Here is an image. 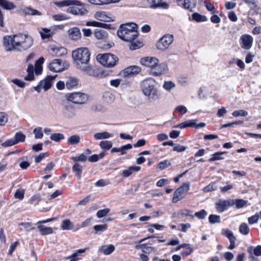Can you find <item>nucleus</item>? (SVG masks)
Returning <instances> with one entry per match:
<instances>
[{"label":"nucleus","instance_id":"1","mask_svg":"<svg viewBox=\"0 0 261 261\" xmlns=\"http://www.w3.org/2000/svg\"><path fill=\"white\" fill-rule=\"evenodd\" d=\"M90 55L89 50H73L72 52V57L77 69L89 76H97V72L89 64Z\"/></svg>","mask_w":261,"mask_h":261},{"label":"nucleus","instance_id":"2","mask_svg":"<svg viewBox=\"0 0 261 261\" xmlns=\"http://www.w3.org/2000/svg\"><path fill=\"white\" fill-rule=\"evenodd\" d=\"M3 43L7 49H28L33 44V39L28 35L19 33L4 36Z\"/></svg>","mask_w":261,"mask_h":261},{"label":"nucleus","instance_id":"3","mask_svg":"<svg viewBox=\"0 0 261 261\" xmlns=\"http://www.w3.org/2000/svg\"><path fill=\"white\" fill-rule=\"evenodd\" d=\"M137 29V24L133 22L122 24L117 31V35L124 41H132L139 35Z\"/></svg>","mask_w":261,"mask_h":261},{"label":"nucleus","instance_id":"4","mask_svg":"<svg viewBox=\"0 0 261 261\" xmlns=\"http://www.w3.org/2000/svg\"><path fill=\"white\" fill-rule=\"evenodd\" d=\"M154 81L150 78L144 80L141 84L142 90L146 96L151 100L158 98L157 91L154 88Z\"/></svg>","mask_w":261,"mask_h":261},{"label":"nucleus","instance_id":"5","mask_svg":"<svg viewBox=\"0 0 261 261\" xmlns=\"http://www.w3.org/2000/svg\"><path fill=\"white\" fill-rule=\"evenodd\" d=\"M66 99L76 104H85L89 100V96L85 93L76 92L66 95Z\"/></svg>","mask_w":261,"mask_h":261},{"label":"nucleus","instance_id":"6","mask_svg":"<svg viewBox=\"0 0 261 261\" xmlns=\"http://www.w3.org/2000/svg\"><path fill=\"white\" fill-rule=\"evenodd\" d=\"M96 59L99 63L107 67L114 66L118 60L117 57L111 54H99L97 56Z\"/></svg>","mask_w":261,"mask_h":261},{"label":"nucleus","instance_id":"7","mask_svg":"<svg viewBox=\"0 0 261 261\" xmlns=\"http://www.w3.org/2000/svg\"><path fill=\"white\" fill-rule=\"evenodd\" d=\"M189 189L190 184L189 182L183 183L182 185L174 192L172 202L175 203L181 200L186 195Z\"/></svg>","mask_w":261,"mask_h":261},{"label":"nucleus","instance_id":"8","mask_svg":"<svg viewBox=\"0 0 261 261\" xmlns=\"http://www.w3.org/2000/svg\"><path fill=\"white\" fill-rule=\"evenodd\" d=\"M174 40L173 35L169 34L164 35L156 42L157 49H168L170 47Z\"/></svg>","mask_w":261,"mask_h":261},{"label":"nucleus","instance_id":"9","mask_svg":"<svg viewBox=\"0 0 261 261\" xmlns=\"http://www.w3.org/2000/svg\"><path fill=\"white\" fill-rule=\"evenodd\" d=\"M57 76V74L54 76L47 75L43 80L41 81L37 86L34 87L35 90L38 92H40L42 88L44 89L45 91H47L51 88L53 82Z\"/></svg>","mask_w":261,"mask_h":261},{"label":"nucleus","instance_id":"10","mask_svg":"<svg viewBox=\"0 0 261 261\" xmlns=\"http://www.w3.org/2000/svg\"><path fill=\"white\" fill-rule=\"evenodd\" d=\"M168 66L165 63H157L150 69V73L154 76H159L167 72Z\"/></svg>","mask_w":261,"mask_h":261},{"label":"nucleus","instance_id":"11","mask_svg":"<svg viewBox=\"0 0 261 261\" xmlns=\"http://www.w3.org/2000/svg\"><path fill=\"white\" fill-rule=\"evenodd\" d=\"M141 71L140 67L136 65H133L127 67L122 70L120 75L123 77H129L134 75L138 74Z\"/></svg>","mask_w":261,"mask_h":261},{"label":"nucleus","instance_id":"12","mask_svg":"<svg viewBox=\"0 0 261 261\" xmlns=\"http://www.w3.org/2000/svg\"><path fill=\"white\" fill-rule=\"evenodd\" d=\"M159 62V60L153 57H145L142 58L140 60V63L146 67L151 68L153 66L155 65Z\"/></svg>","mask_w":261,"mask_h":261},{"label":"nucleus","instance_id":"13","mask_svg":"<svg viewBox=\"0 0 261 261\" xmlns=\"http://www.w3.org/2000/svg\"><path fill=\"white\" fill-rule=\"evenodd\" d=\"M62 60L60 59L54 60L48 65V68L50 70L60 72L64 70V68L62 67Z\"/></svg>","mask_w":261,"mask_h":261},{"label":"nucleus","instance_id":"14","mask_svg":"<svg viewBox=\"0 0 261 261\" xmlns=\"http://www.w3.org/2000/svg\"><path fill=\"white\" fill-rule=\"evenodd\" d=\"M68 37L72 40H77L81 38L82 35L80 29L77 27H73L67 31Z\"/></svg>","mask_w":261,"mask_h":261},{"label":"nucleus","instance_id":"15","mask_svg":"<svg viewBox=\"0 0 261 261\" xmlns=\"http://www.w3.org/2000/svg\"><path fill=\"white\" fill-rule=\"evenodd\" d=\"M81 3L79 5H71L68 9L67 11L75 15H84L86 10L81 6Z\"/></svg>","mask_w":261,"mask_h":261},{"label":"nucleus","instance_id":"16","mask_svg":"<svg viewBox=\"0 0 261 261\" xmlns=\"http://www.w3.org/2000/svg\"><path fill=\"white\" fill-rule=\"evenodd\" d=\"M150 7L152 8H162L167 9L169 5L165 2H162V0H148Z\"/></svg>","mask_w":261,"mask_h":261},{"label":"nucleus","instance_id":"17","mask_svg":"<svg viewBox=\"0 0 261 261\" xmlns=\"http://www.w3.org/2000/svg\"><path fill=\"white\" fill-rule=\"evenodd\" d=\"M231 204V202L230 200H220L216 203V208L218 211L222 212L225 211Z\"/></svg>","mask_w":261,"mask_h":261},{"label":"nucleus","instance_id":"18","mask_svg":"<svg viewBox=\"0 0 261 261\" xmlns=\"http://www.w3.org/2000/svg\"><path fill=\"white\" fill-rule=\"evenodd\" d=\"M93 34L95 38L98 40H105L107 39L108 37L107 32L100 28L95 29Z\"/></svg>","mask_w":261,"mask_h":261},{"label":"nucleus","instance_id":"19","mask_svg":"<svg viewBox=\"0 0 261 261\" xmlns=\"http://www.w3.org/2000/svg\"><path fill=\"white\" fill-rule=\"evenodd\" d=\"M54 3L59 7H63L71 5H79L80 2L74 0H65L62 2H54Z\"/></svg>","mask_w":261,"mask_h":261},{"label":"nucleus","instance_id":"20","mask_svg":"<svg viewBox=\"0 0 261 261\" xmlns=\"http://www.w3.org/2000/svg\"><path fill=\"white\" fill-rule=\"evenodd\" d=\"M247 252L250 254V257L252 258L253 254L259 256L261 255V245H257L255 247L249 246L247 248Z\"/></svg>","mask_w":261,"mask_h":261},{"label":"nucleus","instance_id":"21","mask_svg":"<svg viewBox=\"0 0 261 261\" xmlns=\"http://www.w3.org/2000/svg\"><path fill=\"white\" fill-rule=\"evenodd\" d=\"M79 81L75 77H69L66 82V86L67 89H70L75 88L79 84Z\"/></svg>","mask_w":261,"mask_h":261},{"label":"nucleus","instance_id":"22","mask_svg":"<svg viewBox=\"0 0 261 261\" xmlns=\"http://www.w3.org/2000/svg\"><path fill=\"white\" fill-rule=\"evenodd\" d=\"M115 250V246L110 244L108 246L102 245L98 250V252L103 253L105 255H109Z\"/></svg>","mask_w":261,"mask_h":261},{"label":"nucleus","instance_id":"23","mask_svg":"<svg viewBox=\"0 0 261 261\" xmlns=\"http://www.w3.org/2000/svg\"><path fill=\"white\" fill-rule=\"evenodd\" d=\"M95 17L98 20H99L100 21H108L110 22L112 20V18L107 15L106 12H97L95 15Z\"/></svg>","mask_w":261,"mask_h":261},{"label":"nucleus","instance_id":"24","mask_svg":"<svg viewBox=\"0 0 261 261\" xmlns=\"http://www.w3.org/2000/svg\"><path fill=\"white\" fill-rule=\"evenodd\" d=\"M85 251V249H79L70 256L67 257L66 259H70V261H78L82 258V256L80 254L84 253Z\"/></svg>","mask_w":261,"mask_h":261},{"label":"nucleus","instance_id":"25","mask_svg":"<svg viewBox=\"0 0 261 261\" xmlns=\"http://www.w3.org/2000/svg\"><path fill=\"white\" fill-rule=\"evenodd\" d=\"M0 6L8 10H11L16 8L14 4L7 0H0Z\"/></svg>","mask_w":261,"mask_h":261},{"label":"nucleus","instance_id":"26","mask_svg":"<svg viewBox=\"0 0 261 261\" xmlns=\"http://www.w3.org/2000/svg\"><path fill=\"white\" fill-rule=\"evenodd\" d=\"M141 169L140 166H130L127 170L122 171L121 175L125 177L129 176L134 171H139Z\"/></svg>","mask_w":261,"mask_h":261},{"label":"nucleus","instance_id":"27","mask_svg":"<svg viewBox=\"0 0 261 261\" xmlns=\"http://www.w3.org/2000/svg\"><path fill=\"white\" fill-rule=\"evenodd\" d=\"M86 25L87 26H93L97 27L102 28L110 29L111 24L102 23L96 21H90L86 22Z\"/></svg>","mask_w":261,"mask_h":261},{"label":"nucleus","instance_id":"28","mask_svg":"<svg viewBox=\"0 0 261 261\" xmlns=\"http://www.w3.org/2000/svg\"><path fill=\"white\" fill-rule=\"evenodd\" d=\"M134 40L132 41H129L130 42V49H139L144 46V43L142 40Z\"/></svg>","mask_w":261,"mask_h":261},{"label":"nucleus","instance_id":"29","mask_svg":"<svg viewBox=\"0 0 261 261\" xmlns=\"http://www.w3.org/2000/svg\"><path fill=\"white\" fill-rule=\"evenodd\" d=\"M28 75L24 77L26 81H32L34 80V67L33 65L29 64L27 68Z\"/></svg>","mask_w":261,"mask_h":261},{"label":"nucleus","instance_id":"30","mask_svg":"<svg viewBox=\"0 0 261 261\" xmlns=\"http://www.w3.org/2000/svg\"><path fill=\"white\" fill-rule=\"evenodd\" d=\"M90 110L94 112L105 113L107 112V108L99 103H96L91 106Z\"/></svg>","mask_w":261,"mask_h":261},{"label":"nucleus","instance_id":"31","mask_svg":"<svg viewBox=\"0 0 261 261\" xmlns=\"http://www.w3.org/2000/svg\"><path fill=\"white\" fill-rule=\"evenodd\" d=\"M115 98L114 95L108 91L104 92L102 96L103 100L107 103H112L114 101Z\"/></svg>","mask_w":261,"mask_h":261},{"label":"nucleus","instance_id":"32","mask_svg":"<svg viewBox=\"0 0 261 261\" xmlns=\"http://www.w3.org/2000/svg\"><path fill=\"white\" fill-rule=\"evenodd\" d=\"M37 228L40 231L41 234L43 236L51 234L53 232V228L50 227H45L43 225H38Z\"/></svg>","mask_w":261,"mask_h":261},{"label":"nucleus","instance_id":"33","mask_svg":"<svg viewBox=\"0 0 261 261\" xmlns=\"http://www.w3.org/2000/svg\"><path fill=\"white\" fill-rule=\"evenodd\" d=\"M242 42L246 47L250 48L252 43V38L249 35H243L241 37Z\"/></svg>","mask_w":261,"mask_h":261},{"label":"nucleus","instance_id":"34","mask_svg":"<svg viewBox=\"0 0 261 261\" xmlns=\"http://www.w3.org/2000/svg\"><path fill=\"white\" fill-rule=\"evenodd\" d=\"M113 135L108 132L97 133L94 135V138L96 140L108 139L112 137Z\"/></svg>","mask_w":261,"mask_h":261},{"label":"nucleus","instance_id":"35","mask_svg":"<svg viewBox=\"0 0 261 261\" xmlns=\"http://www.w3.org/2000/svg\"><path fill=\"white\" fill-rule=\"evenodd\" d=\"M72 169V171L75 173V175L77 178L80 179L82 173L83 166L77 163H75L73 165Z\"/></svg>","mask_w":261,"mask_h":261},{"label":"nucleus","instance_id":"36","mask_svg":"<svg viewBox=\"0 0 261 261\" xmlns=\"http://www.w3.org/2000/svg\"><path fill=\"white\" fill-rule=\"evenodd\" d=\"M226 151H219L214 153L212 155L213 156L209 159L208 161L210 162H212L216 160H220L224 159V158L222 156V155L225 153H226Z\"/></svg>","mask_w":261,"mask_h":261},{"label":"nucleus","instance_id":"37","mask_svg":"<svg viewBox=\"0 0 261 261\" xmlns=\"http://www.w3.org/2000/svg\"><path fill=\"white\" fill-rule=\"evenodd\" d=\"M73 224L69 219H65L62 221L61 227L63 230H70L73 227Z\"/></svg>","mask_w":261,"mask_h":261},{"label":"nucleus","instance_id":"38","mask_svg":"<svg viewBox=\"0 0 261 261\" xmlns=\"http://www.w3.org/2000/svg\"><path fill=\"white\" fill-rule=\"evenodd\" d=\"M25 136L21 132H17L13 139L16 144L19 142H24L25 140Z\"/></svg>","mask_w":261,"mask_h":261},{"label":"nucleus","instance_id":"39","mask_svg":"<svg viewBox=\"0 0 261 261\" xmlns=\"http://www.w3.org/2000/svg\"><path fill=\"white\" fill-rule=\"evenodd\" d=\"M28 159L27 156H24L22 158L19 159L18 162H19V166L22 169H25L30 166V164L25 160Z\"/></svg>","mask_w":261,"mask_h":261},{"label":"nucleus","instance_id":"40","mask_svg":"<svg viewBox=\"0 0 261 261\" xmlns=\"http://www.w3.org/2000/svg\"><path fill=\"white\" fill-rule=\"evenodd\" d=\"M80 141V136L75 135L70 137L67 140L69 145H75L78 144Z\"/></svg>","mask_w":261,"mask_h":261},{"label":"nucleus","instance_id":"41","mask_svg":"<svg viewBox=\"0 0 261 261\" xmlns=\"http://www.w3.org/2000/svg\"><path fill=\"white\" fill-rule=\"evenodd\" d=\"M113 145L112 142L110 141H102L99 143L100 147L104 150L110 149Z\"/></svg>","mask_w":261,"mask_h":261},{"label":"nucleus","instance_id":"42","mask_svg":"<svg viewBox=\"0 0 261 261\" xmlns=\"http://www.w3.org/2000/svg\"><path fill=\"white\" fill-rule=\"evenodd\" d=\"M239 231L241 234L247 235L249 233V228L245 223L241 224L239 227Z\"/></svg>","mask_w":261,"mask_h":261},{"label":"nucleus","instance_id":"43","mask_svg":"<svg viewBox=\"0 0 261 261\" xmlns=\"http://www.w3.org/2000/svg\"><path fill=\"white\" fill-rule=\"evenodd\" d=\"M93 228L95 230L96 233L100 234L101 232L106 230V229H107V225H96L94 226Z\"/></svg>","mask_w":261,"mask_h":261},{"label":"nucleus","instance_id":"44","mask_svg":"<svg viewBox=\"0 0 261 261\" xmlns=\"http://www.w3.org/2000/svg\"><path fill=\"white\" fill-rule=\"evenodd\" d=\"M208 221L211 224L220 223V217L218 215L211 214L208 217Z\"/></svg>","mask_w":261,"mask_h":261},{"label":"nucleus","instance_id":"45","mask_svg":"<svg viewBox=\"0 0 261 261\" xmlns=\"http://www.w3.org/2000/svg\"><path fill=\"white\" fill-rule=\"evenodd\" d=\"M64 136L61 133H55L51 135L50 138L55 142H59L64 139Z\"/></svg>","mask_w":261,"mask_h":261},{"label":"nucleus","instance_id":"46","mask_svg":"<svg viewBox=\"0 0 261 261\" xmlns=\"http://www.w3.org/2000/svg\"><path fill=\"white\" fill-rule=\"evenodd\" d=\"M23 12H24V13L25 14H28V15H41V12H40L39 11H38L36 10L31 8L30 7H27V8H24L23 10Z\"/></svg>","mask_w":261,"mask_h":261},{"label":"nucleus","instance_id":"47","mask_svg":"<svg viewBox=\"0 0 261 261\" xmlns=\"http://www.w3.org/2000/svg\"><path fill=\"white\" fill-rule=\"evenodd\" d=\"M207 215V212L204 210H201L199 212H195L194 216H195L199 219H204Z\"/></svg>","mask_w":261,"mask_h":261},{"label":"nucleus","instance_id":"48","mask_svg":"<svg viewBox=\"0 0 261 261\" xmlns=\"http://www.w3.org/2000/svg\"><path fill=\"white\" fill-rule=\"evenodd\" d=\"M33 133L36 139H41L43 136L42 128L41 127L35 128L33 130Z\"/></svg>","mask_w":261,"mask_h":261},{"label":"nucleus","instance_id":"49","mask_svg":"<svg viewBox=\"0 0 261 261\" xmlns=\"http://www.w3.org/2000/svg\"><path fill=\"white\" fill-rule=\"evenodd\" d=\"M40 34L43 39L48 38L51 36L50 30L47 29H43L42 31L40 32Z\"/></svg>","mask_w":261,"mask_h":261},{"label":"nucleus","instance_id":"50","mask_svg":"<svg viewBox=\"0 0 261 261\" xmlns=\"http://www.w3.org/2000/svg\"><path fill=\"white\" fill-rule=\"evenodd\" d=\"M110 212V210L108 208L100 210L97 212L96 216L98 218H101L106 216Z\"/></svg>","mask_w":261,"mask_h":261},{"label":"nucleus","instance_id":"51","mask_svg":"<svg viewBox=\"0 0 261 261\" xmlns=\"http://www.w3.org/2000/svg\"><path fill=\"white\" fill-rule=\"evenodd\" d=\"M175 87V84L172 81H165L163 84V88L169 91Z\"/></svg>","mask_w":261,"mask_h":261},{"label":"nucleus","instance_id":"52","mask_svg":"<svg viewBox=\"0 0 261 261\" xmlns=\"http://www.w3.org/2000/svg\"><path fill=\"white\" fill-rule=\"evenodd\" d=\"M247 201L241 199H236L234 202L237 208H241L244 207L247 205Z\"/></svg>","mask_w":261,"mask_h":261},{"label":"nucleus","instance_id":"53","mask_svg":"<svg viewBox=\"0 0 261 261\" xmlns=\"http://www.w3.org/2000/svg\"><path fill=\"white\" fill-rule=\"evenodd\" d=\"M192 18L197 22L204 21L206 20V17L197 13H194L192 14Z\"/></svg>","mask_w":261,"mask_h":261},{"label":"nucleus","instance_id":"54","mask_svg":"<svg viewBox=\"0 0 261 261\" xmlns=\"http://www.w3.org/2000/svg\"><path fill=\"white\" fill-rule=\"evenodd\" d=\"M248 112L243 110H236L232 112V115L234 117L243 116L245 117L248 115Z\"/></svg>","mask_w":261,"mask_h":261},{"label":"nucleus","instance_id":"55","mask_svg":"<svg viewBox=\"0 0 261 261\" xmlns=\"http://www.w3.org/2000/svg\"><path fill=\"white\" fill-rule=\"evenodd\" d=\"M173 151H176L177 152H181L185 151L187 149V146L181 145L179 144H174L173 146Z\"/></svg>","mask_w":261,"mask_h":261},{"label":"nucleus","instance_id":"56","mask_svg":"<svg viewBox=\"0 0 261 261\" xmlns=\"http://www.w3.org/2000/svg\"><path fill=\"white\" fill-rule=\"evenodd\" d=\"M8 115L4 112H0V125H4L8 121Z\"/></svg>","mask_w":261,"mask_h":261},{"label":"nucleus","instance_id":"57","mask_svg":"<svg viewBox=\"0 0 261 261\" xmlns=\"http://www.w3.org/2000/svg\"><path fill=\"white\" fill-rule=\"evenodd\" d=\"M171 165V163L170 161L167 160H164L163 161L161 162L159 165V168L161 170H163L166 168L170 166Z\"/></svg>","mask_w":261,"mask_h":261},{"label":"nucleus","instance_id":"58","mask_svg":"<svg viewBox=\"0 0 261 261\" xmlns=\"http://www.w3.org/2000/svg\"><path fill=\"white\" fill-rule=\"evenodd\" d=\"M193 211L187 208L181 210L179 212V213L181 216L186 217L190 216L192 218L194 217V215H193Z\"/></svg>","mask_w":261,"mask_h":261},{"label":"nucleus","instance_id":"59","mask_svg":"<svg viewBox=\"0 0 261 261\" xmlns=\"http://www.w3.org/2000/svg\"><path fill=\"white\" fill-rule=\"evenodd\" d=\"M19 225L22 226L24 227L27 231H29L35 229L34 227L32 226V223L29 222H21L19 224Z\"/></svg>","mask_w":261,"mask_h":261},{"label":"nucleus","instance_id":"60","mask_svg":"<svg viewBox=\"0 0 261 261\" xmlns=\"http://www.w3.org/2000/svg\"><path fill=\"white\" fill-rule=\"evenodd\" d=\"M217 189V186L216 184L214 182L211 183L208 186L204 187L203 189V191L204 192H209L214 190H215Z\"/></svg>","mask_w":261,"mask_h":261},{"label":"nucleus","instance_id":"61","mask_svg":"<svg viewBox=\"0 0 261 261\" xmlns=\"http://www.w3.org/2000/svg\"><path fill=\"white\" fill-rule=\"evenodd\" d=\"M259 219V215L257 213L254 215L248 218V223L250 224H253L256 223Z\"/></svg>","mask_w":261,"mask_h":261},{"label":"nucleus","instance_id":"62","mask_svg":"<svg viewBox=\"0 0 261 261\" xmlns=\"http://www.w3.org/2000/svg\"><path fill=\"white\" fill-rule=\"evenodd\" d=\"M224 235L229 239V241L232 240H236V238L233 235L232 232L228 229L225 230Z\"/></svg>","mask_w":261,"mask_h":261},{"label":"nucleus","instance_id":"63","mask_svg":"<svg viewBox=\"0 0 261 261\" xmlns=\"http://www.w3.org/2000/svg\"><path fill=\"white\" fill-rule=\"evenodd\" d=\"M156 250V248L148 246L145 244L143 248V252H144V253H150L152 252H155Z\"/></svg>","mask_w":261,"mask_h":261},{"label":"nucleus","instance_id":"64","mask_svg":"<svg viewBox=\"0 0 261 261\" xmlns=\"http://www.w3.org/2000/svg\"><path fill=\"white\" fill-rule=\"evenodd\" d=\"M24 191L18 189L15 193L14 196L16 198L22 200L24 197Z\"/></svg>","mask_w":261,"mask_h":261}]
</instances>
